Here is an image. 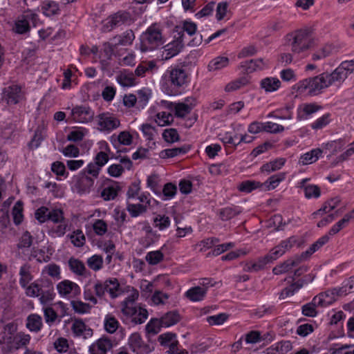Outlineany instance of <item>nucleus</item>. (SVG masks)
<instances>
[{
  "mask_svg": "<svg viewBox=\"0 0 354 354\" xmlns=\"http://www.w3.org/2000/svg\"><path fill=\"white\" fill-rule=\"evenodd\" d=\"M115 346L114 341L106 335L93 342L88 346V354H107Z\"/></svg>",
  "mask_w": 354,
  "mask_h": 354,
  "instance_id": "obj_12",
  "label": "nucleus"
},
{
  "mask_svg": "<svg viewBox=\"0 0 354 354\" xmlns=\"http://www.w3.org/2000/svg\"><path fill=\"white\" fill-rule=\"evenodd\" d=\"M135 39V35L132 30H127L121 35L115 36L112 39V44L117 46L131 45Z\"/></svg>",
  "mask_w": 354,
  "mask_h": 354,
  "instance_id": "obj_23",
  "label": "nucleus"
},
{
  "mask_svg": "<svg viewBox=\"0 0 354 354\" xmlns=\"http://www.w3.org/2000/svg\"><path fill=\"white\" fill-rule=\"evenodd\" d=\"M19 283L21 288L26 287L33 279L32 268L30 264L25 263L21 266L19 270Z\"/></svg>",
  "mask_w": 354,
  "mask_h": 354,
  "instance_id": "obj_20",
  "label": "nucleus"
},
{
  "mask_svg": "<svg viewBox=\"0 0 354 354\" xmlns=\"http://www.w3.org/2000/svg\"><path fill=\"white\" fill-rule=\"evenodd\" d=\"M286 174L285 172H280L271 176L263 184L266 186L268 190H272L276 188L281 182L285 180Z\"/></svg>",
  "mask_w": 354,
  "mask_h": 354,
  "instance_id": "obj_36",
  "label": "nucleus"
},
{
  "mask_svg": "<svg viewBox=\"0 0 354 354\" xmlns=\"http://www.w3.org/2000/svg\"><path fill=\"white\" fill-rule=\"evenodd\" d=\"M309 180L308 178L302 179L299 183V187L304 189V195L307 198H317L320 196L321 192L318 186L315 185H307L306 183Z\"/></svg>",
  "mask_w": 354,
  "mask_h": 354,
  "instance_id": "obj_21",
  "label": "nucleus"
},
{
  "mask_svg": "<svg viewBox=\"0 0 354 354\" xmlns=\"http://www.w3.org/2000/svg\"><path fill=\"white\" fill-rule=\"evenodd\" d=\"M127 209L132 217H137L147 211V205L128 203Z\"/></svg>",
  "mask_w": 354,
  "mask_h": 354,
  "instance_id": "obj_59",
  "label": "nucleus"
},
{
  "mask_svg": "<svg viewBox=\"0 0 354 354\" xmlns=\"http://www.w3.org/2000/svg\"><path fill=\"white\" fill-rule=\"evenodd\" d=\"M119 326V322L113 315L108 314L105 316L104 320V328L108 333H114L118 328Z\"/></svg>",
  "mask_w": 354,
  "mask_h": 354,
  "instance_id": "obj_44",
  "label": "nucleus"
},
{
  "mask_svg": "<svg viewBox=\"0 0 354 354\" xmlns=\"http://www.w3.org/2000/svg\"><path fill=\"white\" fill-rule=\"evenodd\" d=\"M174 107L175 110V115L178 118H184L190 113L192 109L190 105L185 102L175 104H174Z\"/></svg>",
  "mask_w": 354,
  "mask_h": 354,
  "instance_id": "obj_61",
  "label": "nucleus"
},
{
  "mask_svg": "<svg viewBox=\"0 0 354 354\" xmlns=\"http://www.w3.org/2000/svg\"><path fill=\"white\" fill-rule=\"evenodd\" d=\"M164 254L160 250L149 252L145 257L146 261L150 265H156L163 260Z\"/></svg>",
  "mask_w": 354,
  "mask_h": 354,
  "instance_id": "obj_60",
  "label": "nucleus"
},
{
  "mask_svg": "<svg viewBox=\"0 0 354 354\" xmlns=\"http://www.w3.org/2000/svg\"><path fill=\"white\" fill-rule=\"evenodd\" d=\"M332 52V47L330 45L326 44L314 53L312 55V59L314 61L320 60L329 56Z\"/></svg>",
  "mask_w": 354,
  "mask_h": 354,
  "instance_id": "obj_64",
  "label": "nucleus"
},
{
  "mask_svg": "<svg viewBox=\"0 0 354 354\" xmlns=\"http://www.w3.org/2000/svg\"><path fill=\"white\" fill-rule=\"evenodd\" d=\"M304 286V282L301 280H298L292 282L289 286L283 288L279 295V299H284L288 297L293 295Z\"/></svg>",
  "mask_w": 354,
  "mask_h": 354,
  "instance_id": "obj_37",
  "label": "nucleus"
},
{
  "mask_svg": "<svg viewBox=\"0 0 354 354\" xmlns=\"http://www.w3.org/2000/svg\"><path fill=\"white\" fill-rule=\"evenodd\" d=\"M116 80L118 84L124 87L132 86L136 84L134 75L132 73H128L127 71H124L118 75Z\"/></svg>",
  "mask_w": 354,
  "mask_h": 354,
  "instance_id": "obj_39",
  "label": "nucleus"
},
{
  "mask_svg": "<svg viewBox=\"0 0 354 354\" xmlns=\"http://www.w3.org/2000/svg\"><path fill=\"white\" fill-rule=\"evenodd\" d=\"M74 187L77 192L80 194L89 193L94 185V179L82 173L73 178Z\"/></svg>",
  "mask_w": 354,
  "mask_h": 354,
  "instance_id": "obj_19",
  "label": "nucleus"
},
{
  "mask_svg": "<svg viewBox=\"0 0 354 354\" xmlns=\"http://www.w3.org/2000/svg\"><path fill=\"white\" fill-rule=\"evenodd\" d=\"M241 212L239 207H227L219 210V217L223 221H228Z\"/></svg>",
  "mask_w": 354,
  "mask_h": 354,
  "instance_id": "obj_48",
  "label": "nucleus"
},
{
  "mask_svg": "<svg viewBox=\"0 0 354 354\" xmlns=\"http://www.w3.org/2000/svg\"><path fill=\"white\" fill-rule=\"evenodd\" d=\"M128 344L131 351L136 354H149L153 350L149 344L142 340L141 335L138 333H134L130 335Z\"/></svg>",
  "mask_w": 354,
  "mask_h": 354,
  "instance_id": "obj_16",
  "label": "nucleus"
},
{
  "mask_svg": "<svg viewBox=\"0 0 354 354\" xmlns=\"http://www.w3.org/2000/svg\"><path fill=\"white\" fill-rule=\"evenodd\" d=\"M120 187L116 183L106 186L101 192V196L105 201L113 200L118 195Z\"/></svg>",
  "mask_w": 354,
  "mask_h": 354,
  "instance_id": "obj_43",
  "label": "nucleus"
},
{
  "mask_svg": "<svg viewBox=\"0 0 354 354\" xmlns=\"http://www.w3.org/2000/svg\"><path fill=\"white\" fill-rule=\"evenodd\" d=\"M236 137V135H233L232 132L229 131L221 133L218 135L219 140L226 147L233 146L234 149H236L238 146L237 143L235 142Z\"/></svg>",
  "mask_w": 354,
  "mask_h": 354,
  "instance_id": "obj_54",
  "label": "nucleus"
},
{
  "mask_svg": "<svg viewBox=\"0 0 354 354\" xmlns=\"http://www.w3.org/2000/svg\"><path fill=\"white\" fill-rule=\"evenodd\" d=\"M41 8L44 15L48 17L57 15L59 11V5L53 1H44Z\"/></svg>",
  "mask_w": 354,
  "mask_h": 354,
  "instance_id": "obj_46",
  "label": "nucleus"
},
{
  "mask_svg": "<svg viewBox=\"0 0 354 354\" xmlns=\"http://www.w3.org/2000/svg\"><path fill=\"white\" fill-rule=\"evenodd\" d=\"M180 319V316L176 312H169L160 319L162 326L169 327L176 324Z\"/></svg>",
  "mask_w": 354,
  "mask_h": 354,
  "instance_id": "obj_52",
  "label": "nucleus"
},
{
  "mask_svg": "<svg viewBox=\"0 0 354 354\" xmlns=\"http://www.w3.org/2000/svg\"><path fill=\"white\" fill-rule=\"evenodd\" d=\"M153 225L160 230H163L170 225V218L167 216L158 214L153 218Z\"/></svg>",
  "mask_w": 354,
  "mask_h": 354,
  "instance_id": "obj_62",
  "label": "nucleus"
},
{
  "mask_svg": "<svg viewBox=\"0 0 354 354\" xmlns=\"http://www.w3.org/2000/svg\"><path fill=\"white\" fill-rule=\"evenodd\" d=\"M330 236V235L329 234H325L321 238H319L315 243L311 245V246L308 250H306L301 254V258H306L308 256L311 255L315 252H316L320 248H322L324 244H326L329 241Z\"/></svg>",
  "mask_w": 354,
  "mask_h": 354,
  "instance_id": "obj_45",
  "label": "nucleus"
},
{
  "mask_svg": "<svg viewBox=\"0 0 354 354\" xmlns=\"http://www.w3.org/2000/svg\"><path fill=\"white\" fill-rule=\"evenodd\" d=\"M153 120L160 127H165L170 124L173 120L174 117L170 113L161 111L157 113L153 117Z\"/></svg>",
  "mask_w": 354,
  "mask_h": 354,
  "instance_id": "obj_42",
  "label": "nucleus"
},
{
  "mask_svg": "<svg viewBox=\"0 0 354 354\" xmlns=\"http://www.w3.org/2000/svg\"><path fill=\"white\" fill-rule=\"evenodd\" d=\"M94 115L91 109L86 106H77L71 110V119L80 123H86L90 122Z\"/></svg>",
  "mask_w": 354,
  "mask_h": 354,
  "instance_id": "obj_18",
  "label": "nucleus"
},
{
  "mask_svg": "<svg viewBox=\"0 0 354 354\" xmlns=\"http://www.w3.org/2000/svg\"><path fill=\"white\" fill-rule=\"evenodd\" d=\"M93 289L95 295L99 297H103L106 292L109 293L112 299L118 297L122 294V290L120 283L116 278H109L104 281H97Z\"/></svg>",
  "mask_w": 354,
  "mask_h": 354,
  "instance_id": "obj_6",
  "label": "nucleus"
},
{
  "mask_svg": "<svg viewBox=\"0 0 354 354\" xmlns=\"http://www.w3.org/2000/svg\"><path fill=\"white\" fill-rule=\"evenodd\" d=\"M121 311L123 315L129 317L135 324L144 323L148 317L147 309L141 306L122 308Z\"/></svg>",
  "mask_w": 354,
  "mask_h": 354,
  "instance_id": "obj_17",
  "label": "nucleus"
},
{
  "mask_svg": "<svg viewBox=\"0 0 354 354\" xmlns=\"http://www.w3.org/2000/svg\"><path fill=\"white\" fill-rule=\"evenodd\" d=\"M23 288L27 297H39L44 306L52 302L55 297L53 285L48 279H37Z\"/></svg>",
  "mask_w": 354,
  "mask_h": 354,
  "instance_id": "obj_3",
  "label": "nucleus"
},
{
  "mask_svg": "<svg viewBox=\"0 0 354 354\" xmlns=\"http://www.w3.org/2000/svg\"><path fill=\"white\" fill-rule=\"evenodd\" d=\"M14 336V345L16 347V351L20 348L26 347L30 341V335L24 332L13 333Z\"/></svg>",
  "mask_w": 354,
  "mask_h": 354,
  "instance_id": "obj_38",
  "label": "nucleus"
},
{
  "mask_svg": "<svg viewBox=\"0 0 354 354\" xmlns=\"http://www.w3.org/2000/svg\"><path fill=\"white\" fill-rule=\"evenodd\" d=\"M68 266L70 270L78 276H83L86 272L84 263L77 259L71 258L68 260Z\"/></svg>",
  "mask_w": 354,
  "mask_h": 354,
  "instance_id": "obj_41",
  "label": "nucleus"
},
{
  "mask_svg": "<svg viewBox=\"0 0 354 354\" xmlns=\"http://www.w3.org/2000/svg\"><path fill=\"white\" fill-rule=\"evenodd\" d=\"M187 79V73L183 67H169L161 77V89L168 95H176L180 88L186 84Z\"/></svg>",
  "mask_w": 354,
  "mask_h": 354,
  "instance_id": "obj_2",
  "label": "nucleus"
},
{
  "mask_svg": "<svg viewBox=\"0 0 354 354\" xmlns=\"http://www.w3.org/2000/svg\"><path fill=\"white\" fill-rule=\"evenodd\" d=\"M321 300L318 298H313L311 302L308 303L302 306V313L305 316L315 317L317 315L316 308L319 307Z\"/></svg>",
  "mask_w": 354,
  "mask_h": 354,
  "instance_id": "obj_47",
  "label": "nucleus"
},
{
  "mask_svg": "<svg viewBox=\"0 0 354 354\" xmlns=\"http://www.w3.org/2000/svg\"><path fill=\"white\" fill-rule=\"evenodd\" d=\"M67 237L75 247H82L85 243L86 239L84 234L80 230L74 231L72 234L67 235Z\"/></svg>",
  "mask_w": 354,
  "mask_h": 354,
  "instance_id": "obj_51",
  "label": "nucleus"
},
{
  "mask_svg": "<svg viewBox=\"0 0 354 354\" xmlns=\"http://www.w3.org/2000/svg\"><path fill=\"white\" fill-rule=\"evenodd\" d=\"M26 326L31 332H39L43 326L41 317L37 314L28 315L26 319Z\"/></svg>",
  "mask_w": 354,
  "mask_h": 354,
  "instance_id": "obj_31",
  "label": "nucleus"
},
{
  "mask_svg": "<svg viewBox=\"0 0 354 354\" xmlns=\"http://www.w3.org/2000/svg\"><path fill=\"white\" fill-rule=\"evenodd\" d=\"M260 86L266 93L277 91L281 86V81L277 77H268L261 80Z\"/></svg>",
  "mask_w": 354,
  "mask_h": 354,
  "instance_id": "obj_25",
  "label": "nucleus"
},
{
  "mask_svg": "<svg viewBox=\"0 0 354 354\" xmlns=\"http://www.w3.org/2000/svg\"><path fill=\"white\" fill-rule=\"evenodd\" d=\"M169 295L161 290H156L151 296V300L154 305H164L167 304Z\"/></svg>",
  "mask_w": 354,
  "mask_h": 354,
  "instance_id": "obj_58",
  "label": "nucleus"
},
{
  "mask_svg": "<svg viewBox=\"0 0 354 354\" xmlns=\"http://www.w3.org/2000/svg\"><path fill=\"white\" fill-rule=\"evenodd\" d=\"M111 142L115 147H118L120 145L129 146L133 142V136L129 131H123L118 136H111Z\"/></svg>",
  "mask_w": 354,
  "mask_h": 354,
  "instance_id": "obj_24",
  "label": "nucleus"
},
{
  "mask_svg": "<svg viewBox=\"0 0 354 354\" xmlns=\"http://www.w3.org/2000/svg\"><path fill=\"white\" fill-rule=\"evenodd\" d=\"M335 290H338V289H333V290L322 292L315 297V298H318L321 300V302H319L320 307H326L332 304L336 300L337 297L340 296L335 293Z\"/></svg>",
  "mask_w": 354,
  "mask_h": 354,
  "instance_id": "obj_32",
  "label": "nucleus"
},
{
  "mask_svg": "<svg viewBox=\"0 0 354 354\" xmlns=\"http://www.w3.org/2000/svg\"><path fill=\"white\" fill-rule=\"evenodd\" d=\"M39 21V16L32 10H27L15 21L12 31L16 34L24 35L29 32L30 26H36Z\"/></svg>",
  "mask_w": 354,
  "mask_h": 354,
  "instance_id": "obj_7",
  "label": "nucleus"
},
{
  "mask_svg": "<svg viewBox=\"0 0 354 354\" xmlns=\"http://www.w3.org/2000/svg\"><path fill=\"white\" fill-rule=\"evenodd\" d=\"M151 95V92L148 88H144L138 91L137 94L136 95L137 100V108L144 109L147 104Z\"/></svg>",
  "mask_w": 354,
  "mask_h": 354,
  "instance_id": "obj_35",
  "label": "nucleus"
},
{
  "mask_svg": "<svg viewBox=\"0 0 354 354\" xmlns=\"http://www.w3.org/2000/svg\"><path fill=\"white\" fill-rule=\"evenodd\" d=\"M291 51L295 54H301L315 44L312 31L308 28L299 29L288 34L286 37Z\"/></svg>",
  "mask_w": 354,
  "mask_h": 354,
  "instance_id": "obj_4",
  "label": "nucleus"
},
{
  "mask_svg": "<svg viewBox=\"0 0 354 354\" xmlns=\"http://www.w3.org/2000/svg\"><path fill=\"white\" fill-rule=\"evenodd\" d=\"M98 129L101 131L110 132L120 125V120L112 113H102L97 116Z\"/></svg>",
  "mask_w": 354,
  "mask_h": 354,
  "instance_id": "obj_13",
  "label": "nucleus"
},
{
  "mask_svg": "<svg viewBox=\"0 0 354 354\" xmlns=\"http://www.w3.org/2000/svg\"><path fill=\"white\" fill-rule=\"evenodd\" d=\"M322 150L320 149H313L301 156L299 160V164L301 165H307L315 162L322 154Z\"/></svg>",
  "mask_w": 354,
  "mask_h": 354,
  "instance_id": "obj_27",
  "label": "nucleus"
},
{
  "mask_svg": "<svg viewBox=\"0 0 354 354\" xmlns=\"http://www.w3.org/2000/svg\"><path fill=\"white\" fill-rule=\"evenodd\" d=\"M206 294V288H203L201 286H198L187 290L185 296L191 301L197 302L203 300Z\"/></svg>",
  "mask_w": 354,
  "mask_h": 354,
  "instance_id": "obj_26",
  "label": "nucleus"
},
{
  "mask_svg": "<svg viewBox=\"0 0 354 354\" xmlns=\"http://www.w3.org/2000/svg\"><path fill=\"white\" fill-rule=\"evenodd\" d=\"M88 266L94 271H98L103 267V258L98 254H94L87 259Z\"/></svg>",
  "mask_w": 354,
  "mask_h": 354,
  "instance_id": "obj_57",
  "label": "nucleus"
},
{
  "mask_svg": "<svg viewBox=\"0 0 354 354\" xmlns=\"http://www.w3.org/2000/svg\"><path fill=\"white\" fill-rule=\"evenodd\" d=\"M351 219H354V209L351 212L346 214L343 218L333 225L328 232V234L330 236L336 234L341 230L346 227Z\"/></svg>",
  "mask_w": 354,
  "mask_h": 354,
  "instance_id": "obj_29",
  "label": "nucleus"
},
{
  "mask_svg": "<svg viewBox=\"0 0 354 354\" xmlns=\"http://www.w3.org/2000/svg\"><path fill=\"white\" fill-rule=\"evenodd\" d=\"M330 121V115L329 113H326L317 118L310 124V127L314 130L322 129L326 127Z\"/></svg>",
  "mask_w": 354,
  "mask_h": 354,
  "instance_id": "obj_63",
  "label": "nucleus"
},
{
  "mask_svg": "<svg viewBox=\"0 0 354 354\" xmlns=\"http://www.w3.org/2000/svg\"><path fill=\"white\" fill-rule=\"evenodd\" d=\"M71 328L75 337L87 339L93 335V330L80 318L72 321Z\"/></svg>",
  "mask_w": 354,
  "mask_h": 354,
  "instance_id": "obj_15",
  "label": "nucleus"
},
{
  "mask_svg": "<svg viewBox=\"0 0 354 354\" xmlns=\"http://www.w3.org/2000/svg\"><path fill=\"white\" fill-rule=\"evenodd\" d=\"M184 35L178 36L176 39L167 44L161 51L160 58L162 60H168L177 55L184 46Z\"/></svg>",
  "mask_w": 354,
  "mask_h": 354,
  "instance_id": "obj_14",
  "label": "nucleus"
},
{
  "mask_svg": "<svg viewBox=\"0 0 354 354\" xmlns=\"http://www.w3.org/2000/svg\"><path fill=\"white\" fill-rule=\"evenodd\" d=\"M300 258H296L295 259H288L272 269V272L274 274H281L284 272L289 271L292 268L297 266L301 261Z\"/></svg>",
  "mask_w": 354,
  "mask_h": 354,
  "instance_id": "obj_33",
  "label": "nucleus"
},
{
  "mask_svg": "<svg viewBox=\"0 0 354 354\" xmlns=\"http://www.w3.org/2000/svg\"><path fill=\"white\" fill-rule=\"evenodd\" d=\"M56 289L60 297L71 299L77 297L81 292L80 286L68 279H64L59 282Z\"/></svg>",
  "mask_w": 354,
  "mask_h": 354,
  "instance_id": "obj_11",
  "label": "nucleus"
},
{
  "mask_svg": "<svg viewBox=\"0 0 354 354\" xmlns=\"http://www.w3.org/2000/svg\"><path fill=\"white\" fill-rule=\"evenodd\" d=\"M139 48L142 53L156 49L163 44L164 39L160 25L153 24L140 35Z\"/></svg>",
  "mask_w": 354,
  "mask_h": 354,
  "instance_id": "obj_5",
  "label": "nucleus"
},
{
  "mask_svg": "<svg viewBox=\"0 0 354 354\" xmlns=\"http://www.w3.org/2000/svg\"><path fill=\"white\" fill-rule=\"evenodd\" d=\"M177 31H180L179 36L181 35V32H187L189 36H192L196 34L197 30V25L191 21H183L178 26L176 27Z\"/></svg>",
  "mask_w": 354,
  "mask_h": 354,
  "instance_id": "obj_49",
  "label": "nucleus"
},
{
  "mask_svg": "<svg viewBox=\"0 0 354 354\" xmlns=\"http://www.w3.org/2000/svg\"><path fill=\"white\" fill-rule=\"evenodd\" d=\"M353 71L354 61H345L332 73H323L319 75L304 79L297 82L294 88L299 93L317 95L333 84H341Z\"/></svg>",
  "mask_w": 354,
  "mask_h": 354,
  "instance_id": "obj_1",
  "label": "nucleus"
},
{
  "mask_svg": "<svg viewBox=\"0 0 354 354\" xmlns=\"http://www.w3.org/2000/svg\"><path fill=\"white\" fill-rule=\"evenodd\" d=\"M26 98L25 91L21 86L12 84L6 86L2 91V100L8 105L21 103Z\"/></svg>",
  "mask_w": 354,
  "mask_h": 354,
  "instance_id": "obj_9",
  "label": "nucleus"
},
{
  "mask_svg": "<svg viewBox=\"0 0 354 354\" xmlns=\"http://www.w3.org/2000/svg\"><path fill=\"white\" fill-rule=\"evenodd\" d=\"M57 224V225L50 227L49 230V234L55 237H62L66 233L68 223L66 220H64V221H61Z\"/></svg>",
  "mask_w": 354,
  "mask_h": 354,
  "instance_id": "obj_55",
  "label": "nucleus"
},
{
  "mask_svg": "<svg viewBox=\"0 0 354 354\" xmlns=\"http://www.w3.org/2000/svg\"><path fill=\"white\" fill-rule=\"evenodd\" d=\"M17 329V326L13 323H8L4 326L0 333V350L2 354H14L16 351L13 333H16Z\"/></svg>",
  "mask_w": 354,
  "mask_h": 354,
  "instance_id": "obj_8",
  "label": "nucleus"
},
{
  "mask_svg": "<svg viewBox=\"0 0 354 354\" xmlns=\"http://www.w3.org/2000/svg\"><path fill=\"white\" fill-rule=\"evenodd\" d=\"M190 147L189 145H184L180 147H175L172 149H166L162 150L160 152L159 156L161 158H174L187 153Z\"/></svg>",
  "mask_w": 354,
  "mask_h": 354,
  "instance_id": "obj_30",
  "label": "nucleus"
},
{
  "mask_svg": "<svg viewBox=\"0 0 354 354\" xmlns=\"http://www.w3.org/2000/svg\"><path fill=\"white\" fill-rule=\"evenodd\" d=\"M158 340L161 346L168 348V350L170 348H174L175 344H178V342L176 339V335L172 333L161 334L159 335Z\"/></svg>",
  "mask_w": 354,
  "mask_h": 354,
  "instance_id": "obj_34",
  "label": "nucleus"
},
{
  "mask_svg": "<svg viewBox=\"0 0 354 354\" xmlns=\"http://www.w3.org/2000/svg\"><path fill=\"white\" fill-rule=\"evenodd\" d=\"M100 147L102 151L97 153L93 162L102 168L109 161V157L108 152L110 151V148L106 141L100 142Z\"/></svg>",
  "mask_w": 354,
  "mask_h": 354,
  "instance_id": "obj_22",
  "label": "nucleus"
},
{
  "mask_svg": "<svg viewBox=\"0 0 354 354\" xmlns=\"http://www.w3.org/2000/svg\"><path fill=\"white\" fill-rule=\"evenodd\" d=\"M73 310L79 314L88 313L91 309V306L79 300H73L71 302Z\"/></svg>",
  "mask_w": 354,
  "mask_h": 354,
  "instance_id": "obj_56",
  "label": "nucleus"
},
{
  "mask_svg": "<svg viewBox=\"0 0 354 354\" xmlns=\"http://www.w3.org/2000/svg\"><path fill=\"white\" fill-rule=\"evenodd\" d=\"M131 22V18L129 12H118L103 21L102 28L104 31L109 32L117 27L129 24Z\"/></svg>",
  "mask_w": 354,
  "mask_h": 354,
  "instance_id": "obj_10",
  "label": "nucleus"
},
{
  "mask_svg": "<svg viewBox=\"0 0 354 354\" xmlns=\"http://www.w3.org/2000/svg\"><path fill=\"white\" fill-rule=\"evenodd\" d=\"M266 63L263 59H251L241 63V67L247 73H251L257 70H262L266 66Z\"/></svg>",
  "mask_w": 354,
  "mask_h": 354,
  "instance_id": "obj_28",
  "label": "nucleus"
},
{
  "mask_svg": "<svg viewBox=\"0 0 354 354\" xmlns=\"http://www.w3.org/2000/svg\"><path fill=\"white\" fill-rule=\"evenodd\" d=\"M286 160L283 158H277L264 164L261 167V171L268 174L280 169L286 163Z\"/></svg>",
  "mask_w": 354,
  "mask_h": 354,
  "instance_id": "obj_40",
  "label": "nucleus"
},
{
  "mask_svg": "<svg viewBox=\"0 0 354 354\" xmlns=\"http://www.w3.org/2000/svg\"><path fill=\"white\" fill-rule=\"evenodd\" d=\"M261 187H263V185L260 183L259 182L248 180L241 183L238 185V189L242 192L250 193L252 191Z\"/></svg>",
  "mask_w": 354,
  "mask_h": 354,
  "instance_id": "obj_50",
  "label": "nucleus"
},
{
  "mask_svg": "<svg viewBox=\"0 0 354 354\" xmlns=\"http://www.w3.org/2000/svg\"><path fill=\"white\" fill-rule=\"evenodd\" d=\"M229 64V59L225 57H218L212 60L208 64L210 71H217L226 67Z\"/></svg>",
  "mask_w": 354,
  "mask_h": 354,
  "instance_id": "obj_53",
  "label": "nucleus"
}]
</instances>
